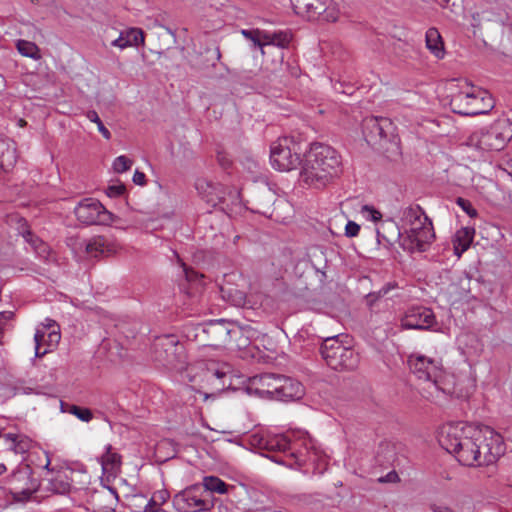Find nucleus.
I'll use <instances>...</instances> for the list:
<instances>
[{
	"label": "nucleus",
	"mask_w": 512,
	"mask_h": 512,
	"mask_svg": "<svg viewBox=\"0 0 512 512\" xmlns=\"http://www.w3.org/2000/svg\"><path fill=\"white\" fill-rule=\"evenodd\" d=\"M341 171V159L331 146L313 143L304 154L300 181L309 187L320 189L328 185Z\"/></svg>",
	"instance_id": "nucleus-1"
},
{
	"label": "nucleus",
	"mask_w": 512,
	"mask_h": 512,
	"mask_svg": "<svg viewBox=\"0 0 512 512\" xmlns=\"http://www.w3.org/2000/svg\"><path fill=\"white\" fill-rule=\"evenodd\" d=\"M481 427L465 422L445 424L440 431L439 444L447 452L454 454L456 459L466 466H476L480 450Z\"/></svg>",
	"instance_id": "nucleus-2"
},
{
	"label": "nucleus",
	"mask_w": 512,
	"mask_h": 512,
	"mask_svg": "<svg viewBox=\"0 0 512 512\" xmlns=\"http://www.w3.org/2000/svg\"><path fill=\"white\" fill-rule=\"evenodd\" d=\"M185 373L190 382H207L216 391H222L231 385V367L227 363L203 360L188 365Z\"/></svg>",
	"instance_id": "nucleus-3"
},
{
	"label": "nucleus",
	"mask_w": 512,
	"mask_h": 512,
	"mask_svg": "<svg viewBox=\"0 0 512 512\" xmlns=\"http://www.w3.org/2000/svg\"><path fill=\"white\" fill-rule=\"evenodd\" d=\"M340 338L341 335H336L323 340L320 348L322 358L334 370H354L359 364V355Z\"/></svg>",
	"instance_id": "nucleus-4"
},
{
	"label": "nucleus",
	"mask_w": 512,
	"mask_h": 512,
	"mask_svg": "<svg viewBox=\"0 0 512 512\" xmlns=\"http://www.w3.org/2000/svg\"><path fill=\"white\" fill-rule=\"evenodd\" d=\"M195 188L200 197L212 207L219 206L222 211L229 213L232 206L240 202V192L236 189L223 187L210 179L201 177L195 182Z\"/></svg>",
	"instance_id": "nucleus-5"
},
{
	"label": "nucleus",
	"mask_w": 512,
	"mask_h": 512,
	"mask_svg": "<svg viewBox=\"0 0 512 512\" xmlns=\"http://www.w3.org/2000/svg\"><path fill=\"white\" fill-rule=\"evenodd\" d=\"M408 366L418 379L426 381L427 387L423 388V392L427 395L424 396L430 400L438 398L442 392L438 385L441 377L440 363L424 355H411L408 358Z\"/></svg>",
	"instance_id": "nucleus-6"
},
{
	"label": "nucleus",
	"mask_w": 512,
	"mask_h": 512,
	"mask_svg": "<svg viewBox=\"0 0 512 512\" xmlns=\"http://www.w3.org/2000/svg\"><path fill=\"white\" fill-rule=\"evenodd\" d=\"M303 143L294 136H284L271 145L270 162L279 171H290L301 163Z\"/></svg>",
	"instance_id": "nucleus-7"
},
{
	"label": "nucleus",
	"mask_w": 512,
	"mask_h": 512,
	"mask_svg": "<svg viewBox=\"0 0 512 512\" xmlns=\"http://www.w3.org/2000/svg\"><path fill=\"white\" fill-rule=\"evenodd\" d=\"M287 455L290 460L287 458L277 460L289 468H293L296 465L304 466L311 464L314 467L313 472L317 474H323L327 469V456L323 451L314 447L311 440H308L306 437L300 439L298 448L294 447L293 452Z\"/></svg>",
	"instance_id": "nucleus-8"
},
{
	"label": "nucleus",
	"mask_w": 512,
	"mask_h": 512,
	"mask_svg": "<svg viewBox=\"0 0 512 512\" xmlns=\"http://www.w3.org/2000/svg\"><path fill=\"white\" fill-rule=\"evenodd\" d=\"M172 502L178 512H206L215 505L213 497L201 484L191 485L178 492Z\"/></svg>",
	"instance_id": "nucleus-9"
},
{
	"label": "nucleus",
	"mask_w": 512,
	"mask_h": 512,
	"mask_svg": "<svg viewBox=\"0 0 512 512\" xmlns=\"http://www.w3.org/2000/svg\"><path fill=\"white\" fill-rule=\"evenodd\" d=\"M154 359L161 365L181 370L184 364V347L174 335L156 338L153 345Z\"/></svg>",
	"instance_id": "nucleus-10"
},
{
	"label": "nucleus",
	"mask_w": 512,
	"mask_h": 512,
	"mask_svg": "<svg viewBox=\"0 0 512 512\" xmlns=\"http://www.w3.org/2000/svg\"><path fill=\"white\" fill-rule=\"evenodd\" d=\"M512 138V130L506 121H497L489 128L481 129L471 136V141L477 147L486 151H500L504 149Z\"/></svg>",
	"instance_id": "nucleus-11"
},
{
	"label": "nucleus",
	"mask_w": 512,
	"mask_h": 512,
	"mask_svg": "<svg viewBox=\"0 0 512 512\" xmlns=\"http://www.w3.org/2000/svg\"><path fill=\"white\" fill-rule=\"evenodd\" d=\"M235 332L231 322L224 319L211 320L195 327V338L204 345L218 347L226 344Z\"/></svg>",
	"instance_id": "nucleus-12"
},
{
	"label": "nucleus",
	"mask_w": 512,
	"mask_h": 512,
	"mask_svg": "<svg viewBox=\"0 0 512 512\" xmlns=\"http://www.w3.org/2000/svg\"><path fill=\"white\" fill-rule=\"evenodd\" d=\"M481 440H478L480 457L476 466L490 465L504 455L506 447L502 436L488 426L481 427Z\"/></svg>",
	"instance_id": "nucleus-13"
},
{
	"label": "nucleus",
	"mask_w": 512,
	"mask_h": 512,
	"mask_svg": "<svg viewBox=\"0 0 512 512\" xmlns=\"http://www.w3.org/2000/svg\"><path fill=\"white\" fill-rule=\"evenodd\" d=\"M297 13L308 20L335 22L339 17V8L333 0H297Z\"/></svg>",
	"instance_id": "nucleus-14"
},
{
	"label": "nucleus",
	"mask_w": 512,
	"mask_h": 512,
	"mask_svg": "<svg viewBox=\"0 0 512 512\" xmlns=\"http://www.w3.org/2000/svg\"><path fill=\"white\" fill-rule=\"evenodd\" d=\"M415 228H406L399 232L400 246L410 253L424 252L428 249L435 237L432 222H423Z\"/></svg>",
	"instance_id": "nucleus-15"
},
{
	"label": "nucleus",
	"mask_w": 512,
	"mask_h": 512,
	"mask_svg": "<svg viewBox=\"0 0 512 512\" xmlns=\"http://www.w3.org/2000/svg\"><path fill=\"white\" fill-rule=\"evenodd\" d=\"M74 214L85 225H109L114 221V215L93 198L80 201L74 208Z\"/></svg>",
	"instance_id": "nucleus-16"
},
{
	"label": "nucleus",
	"mask_w": 512,
	"mask_h": 512,
	"mask_svg": "<svg viewBox=\"0 0 512 512\" xmlns=\"http://www.w3.org/2000/svg\"><path fill=\"white\" fill-rule=\"evenodd\" d=\"M295 434H271L269 433V437L267 440L266 450L271 455H266L269 459L274 461L277 464L284 465V463L278 461L277 459L288 458L290 452H293L294 447L299 446V441L301 437L298 439L295 438Z\"/></svg>",
	"instance_id": "nucleus-17"
},
{
	"label": "nucleus",
	"mask_w": 512,
	"mask_h": 512,
	"mask_svg": "<svg viewBox=\"0 0 512 512\" xmlns=\"http://www.w3.org/2000/svg\"><path fill=\"white\" fill-rule=\"evenodd\" d=\"M392 122L385 117H367L363 120L362 131L368 144H381L392 134Z\"/></svg>",
	"instance_id": "nucleus-18"
},
{
	"label": "nucleus",
	"mask_w": 512,
	"mask_h": 512,
	"mask_svg": "<svg viewBox=\"0 0 512 512\" xmlns=\"http://www.w3.org/2000/svg\"><path fill=\"white\" fill-rule=\"evenodd\" d=\"M280 376L272 373L256 375L250 379L247 391L261 398L275 400Z\"/></svg>",
	"instance_id": "nucleus-19"
},
{
	"label": "nucleus",
	"mask_w": 512,
	"mask_h": 512,
	"mask_svg": "<svg viewBox=\"0 0 512 512\" xmlns=\"http://www.w3.org/2000/svg\"><path fill=\"white\" fill-rule=\"evenodd\" d=\"M435 323V315L426 307H412L401 318L402 329L428 330Z\"/></svg>",
	"instance_id": "nucleus-20"
},
{
	"label": "nucleus",
	"mask_w": 512,
	"mask_h": 512,
	"mask_svg": "<svg viewBox=\"0 0 512 512\" xmlns=\"http://www.w3.org/2000/svg\"><path fill=\"white\" fill-rule=\"evenodd\" d=\"M304 394L302 384L290 377L280 376L276 399L278 401H294L300 399Z\"/></svg>",
	"instance_id": "nucleus-21"
},
{
	"label": "nucleus",
	"mask_w": 512,
	"mask_h": 512,
	"mask_svg": "<svg viewBox=\"0 0 512 512\" xmlns=\"http://www.w3.org/2000/svg\"><path fill=\"white\" fill-rule=\"evenodd\" d=\"M220 58L221 52L219 47L207 45L196 54L190 64L196 70H206L210 67H215Z\"/></svg>",
	"instance_id": "nucleus-22"
},
{
	"label": "nucleus",
	"mask_w": 512,
	"mask_h": 512,
	"mask_svg": "<svg viewBox=\"0 0 512 512\" xmlns=\"http://www.w3.org/2000/svg\"><path fill=\"white\" fill-rule=\"evenodd\" d=\"M85 251L91 257L110 255L116 252L115 243L105 236L97 235L85 243Z\"/></svg>",
	"instance_id": "nucleus-23"
},
{
	"label": "nucleus",
	"mask_w": 512,
	"mask_h": 512,
	"mask_svg": "<svg viewBox=\"0 0 512 512\" xmlns=\"http://www.w3.org/2000/svg\"><path fill=\"white\" fill-rule=\"evenodd\" d=\"M141 44H144V33L139 28H129L125 31H122L118 38L111 42L112 46L118 47L120 49L139 46Z\"/></svg>",
	"instance_id": "nucleus-24"
},
{
	"label": "nucleus",
	"mask_w": 512,
	"mask_h": 512,
	"mask_svg": "<svg viewBox=\"0 0 512 512\" xmlns=\"http://www.w3.org/2000/svg\"><path fill=\"white\" fill-rule=\"evenodd\" d=\"M3 439L8 449L16 454L27 453L33 445L32 440L23 434L7 433L3 435Z\"/></svg>",
	"instance_id": "nucleus-25"
},
{
	"label": "nucleus",
	"mask_w": 512,
	"mask_h": 512,
	"mask_svg": "<svg viewBox=\"0 0 512 512\" xmlns=\"http://www.w3.org/2000/svg\"><path fill=\"white\" fill-rule=\"evenodd\" d=\"M475 235L473 227H463L459 229L453 238L454 253L457 257L461 255L470 247Z\"/></svg>",
	"instance_id": "nucleus-26"
},
{
	"label": "nucleus",
	"mask_w": 512,
	"mask_h": 512,
	"mask_svg": "<svg viewBox=\"0 0 512 512\" xmlns=\"http://www.w3.org/2000/svg\"><path fill=\"white\" fill-rule=\"evenodd\" d=\"M16 162V148L8 139H0V170L7 171Z\"/></svg>",
	"instance_id": "nucleus-27"
},
{
	"label": "nucleus",
	"mask_w": 512,
	"mask_h": 512,
	"mask_svg": "<svg viewBox=\"0 0 512 512\" xmlns=\"http://www.w3.org/2000/svg\"><path fill=\"white\" fill-rule=\"evenodd\" d=\"M427 49L438 59L445 55L444 44L439 31L436 28H429L425 35Z\"/></svg>",
	"instance_id": "nucleus-28"
},
{
	"label": "nucleus",
	"mask_w": 512,
	"mask_h": 512,
	"mask_svg": "<svg viewBox=\"0 0 512 512\" xmlns=\"http://www.w3.org/2000/svg\"><path fill=\"white\" fill-rule=\"evenodd\" d=\"M403 221L408 228H415L424 224L423 222H431L422 208L418 205L410 206L404 210Z\"/></svg>",
	"instance_id": "nucleus-29"
},
{
	"label": "nucleus",
	"mask_w": 512,
	"mask_h": 512,
	"mask_svg": "<svg viewBox=\"0 0 512 512\" xmlns=\"http://www.w3.org/2000/svg\"><path fill=\"white\" fill-rule=\"evenodd\" d=\"M221 297L234 306L242 307L246 304V293L230 284L220 287Z\"/></svg>",
	"instance_id": "nucleus-30"
},
{
	"label": "nucleus",
	"mask_w": 512,
	"mask_h": 512,
	"mask_svg": "<svg viewBox=\"0 0 512 512\" xmlns=\"http://www.w3.org/2000/svg\"><path fill=\"white\" fill-rule=\"evenodd\" d=\"M106 452L100 458L102 469L106 473H114L120 466L121 456L112 451V446H106Z\"/></svg>",
	"instance_id": "nucleus-31"
},
{
	"label": "nucleus",
	"mask_w": 512,
	"mask_h": 512,
	"mask_svg": "<svg viewBox=\"0 0 512 512\" xmlns=\"http://www.w3.org/2000/svg\"><path fill=\"white\" fill-rule=\"evenodd\" d=\"M201 486L208 491L211 496L212 493L225 494L228 492V485L216 476L204 477Z\"/></svg>",
	"instance_id": "nucleus-32"
},
{
	"label": "nucleus",
	"mask_w": 512,
	"mask_h": 512,
	"mask_svg": "<svg viewBox=\"0 0 512 512\" xmlns=\"http://www.w3.org/2000/svg\"><path fill=\"white\" fill-rule=\"evenodd\" d=\"M168 498L169 492L167 490H159L155 492L145 505L144 512L159 511L160 507L167 501Z\"/></svg>",
	"instance_id": "nucleus-33"
},
{
	"label": "nucleus",
	"mask_w": 512,
	"mask_h": 512,
	"mask_svg": "<svg viewBox=\"0 0 512 512\" xmlns=\"http://www.w3.org/2000/svg\"><path fill=\"white\" fill-rule=\"evenodd\" d=\"M16 47L18 52L25 57H29L35 60L40 58L39 48L33 42L26 40H18Z\"/></svg>",
	"instance_id": "nucleus-34"
},
{
	"label": "nucleus",
	"mask_w": 512,
	"mask_h": 512,
	"mask_svg": "<svg viewBox=\"0 0 512 512\" xmlns=\"http://www.w3.org/2000/svg\"><path fill=\"white\" fill-rule=\"evenodd\" d=\"M269 437L268 432H253L248 437V442L251 446L258 448L260 450H266L267 440Z\"/></svg>",
	"instance_id": "nucleus-35"
},
{
	"label": "nucleus",
	"mask_w": 512,
	"mask_h": 512,
	"mask_svg": "<svg viewBox=\"0 0 512 512\" xmlns=\"http://www.w3.org/2000/svg\"><path fill=\"white\" fill-rule=\"evenodd\" d=\"M70 488V483L62 475H58L50 481V490L57 494H66L70 491Z\"/></svg>",
	"instance_id": "nucleus-36"
},
{
	"label": "nucleus",
	"mask_w": 512,
	"mask_h": 512,
	"mask_svg": "<svg viewBox=\"0 0 512 512\" xmlns=\"http://www.w3.org/2000/svg\"><path fill=\"white\" fill-rule=\"evenodd\" d=\"M271 38V45L283 49L289 45L291 41V34L287 31H275L271 32Z\"/></svg>",
	"instance_id": "nucleus-37"
},
{
	"label": "nucleus",
	"mask_w": 512,
	"mask_h": 512,
	"mask_svg": "<svg viewBox=\"0 0 512 512\" xmlns=\"http://www.w3.org/2000/svg\"><path fill=\"white\" fill-rule=\"evenodd\" d=\"M68 412L83 422H90L93 419V413L89 408L71 405Z\"/></svg>",
	"instance_id": "nucleus-38"
},
{
	"label": "nucleus",
	"mask_w": 512,
	"mask_h": 512,
	"mask_svg": "<svg viewBox=\"0 0 512 512\" xmlns=\"http://www.w3.org/2000/svg\"><path fill=\"white\" fill-rule=\"evenodd\" d=\"M86 117L93 123L97 124L98 131L102 134V136L109 140L111 139V133L110 131L104 126L103 122L101 121L98 113L95 110H89L86 113Z\"/></svg>",
	"instance_id": "nucleus-39"
},
{
	"label": "nucleus",
	"mask_w": 512,
	"mask_h": 512,
	"mask_svg": "<svg viewBox=\"0 0 512 512\" xmlns=\"http://www.w3.org/2000/svg\"><path fill=\"white\" fill-rule=\"evenodd\" d=\"M132 160L124 155L118 156L113 162V168L117 173H123L129 170L132 166Z\"/></svg>",
	"instance_id": "nucleus-40"
},
{
	"label": "nucleus",
	"mask_w": 512,
	"mask_h": 512,
	"mask_svg": "<svg viewBox=\"0 0 512 512\" xmlns=\"http://www.w3.org/2000/svg\"><path fill=\"white\" fill-rule=\"evenodd\" d=\"M361 214L367 219L373 222H378L382 218V214L375 207L370 205H364L361 208Z\"/></svg>",
	"instance_id": "nucleus-41"
},
{
	"label": "nucleus",
	"mask_w": 512,
	"mask_h": 512,
	"mask_svg": "<svg viewBox=\"0 0 512 512\" xmlns=\"http://www.w3.org/2000/svg\"><path fill=\"white\" fill-rule=\"evenodd\" d=\"M14 313L11 311L0 312V345L3 344L2 339L6 330L9 329V322L12 320Z\"/></svg>",
	"instance_id": "nucleus-42"
},
{
	"label": "nucleus",
	"mask_w": 512,
	"mask_h": 512,
	"mask_svg": "<svg viewBox=\"0 0 512 512\" xmlns=\"http://www.w3.org/2000/svg\"><path fill=\"white\" fill-rule=\"evenodd\" d=\"M492 20H493V18L491 17V13H489L488 11H486V10L476 11L472 14L471 25L474 28H478L481 26L483 21H492Z\"/></svg>",
	"instance_id": "nucleus-43"
},
{
	"label": "nucleus",
	"mask_w": 512,
	"mask_h": 512,
	"mask_svg": "<svg viewBox=\"0 0 512 512\" xmlns=\"http://www.w3.org/2000/svg\"><path fill=\"white\" fill-rule=\"evenodd\" d=\"M258 47L261 49L262 54H265L264 47L271 45V32L258 29Z\"/></svg>",
	"instance_id": "nucleus-44"
},
{
	"label": "nucleus",
	"mask_w": 512,
	"mask_h": 512,
	"mask_svg": "<svg viewBox=\"0 0 512 512\" xmlns=\"http://www.w3.org/2000/svg\"><path fill=\"white\" fill-rule=\"evenodd\" d=\"M45 337H46V331L36 330L35 335H34L35 356L36 357H42L43 355H45L48 352V350H44L43 352H40V346L42 344V341L45 340Z\"/></svg>",
	"instance_id": "nucleus-45"
},
{
	"label": "nucleus",
	"mask_w": 512,
	"mask_h": 512,
	"mask_svg": "<svg viewBox=\"0 0 512 512\" xmlns=\"http://www.w3.org/2000/svg\"><path fill=\"white\" fill-rule=\"evenodd\" d=\"M456 203L459 207H461L463 209V211H465L470 217H476L477 216V211L476 209L472 206L471 202L467 199H464L462 197H458L456 199Z\"/></svg>",
	"instance_id": "nucleus-46"
},
{
	"label": "nucleus",
	"mask_w": 512,
	"mask_h": 512,
	"mask_svg": "<svg viewBox=\"0 0 512 512\" xmlns=\"http://www.w3.org/2000/svg\"><path fill=\"white\" fill-rule=\"evenodd\" d=\"M61 339L60 330L46 331L45 340L42 343H46L48 347H55Z\"/></svg>",
	"instance_id": "nucleus-47"
},
{
	"label": "nucleus",
	"mask_w": 512,
	"mask_h": 512,
	"mask_svg": "<svg viewBox=\"0 0 512 512\" xmlns=\"http://www.w3.org/2000/svg\"><path fill=\"white\" fill-rule=\"evenodd\" d=\"M125 192V186L123 184L110 185L106 189V194L109 197H118L123 195Z\"/></svg>",
	"instance_id": "nucleus-48"
},
{
	"label": "nucleus",
	"mask_w": 512,
	"mask_h": 512,
	"mask_svg": "<svg viewBox=\"0 0 512 512\" xmlns=\"http://www.w3.org/2000/svg\"><path fill=\"white\" fill-rule=\"evenodd\" d=\"M360 225L354 221H348L345 227V235L347 237H356L359 234Z\"/></svg>",
	"instance_id": "nucleus-49"
},
{
	"label": "nucleus",
	"mask_w": 512,
	"mask_h": 512,
	"mask_svg": "<svg viewBox=\"0 0 512 512\" xmlns=\"http://www.w3.org/2000/svg\"><path fill=\"white\" fill-rule=\"evenodd\" d=\"M36 330H43V331H53V330H59V325L56 323V321L46 318L45 321L41 324L40 327H38Z\"/></svg>",
	"instance_id": "nucleus-50"
},
{
	"label": "nucleus",
	"mask_w": 512,
	"mask_h": 512,
	"mask_svg": "<svg viewBox=\"0 0 512 512\" xmlns=\"http://www.w3.org/2000/svg\"><path fill=\"white\" fill-rule=\"evenodd\" d=\"M476 100L477 96L470 92H461L458 95H455L452 99L453 103H461L463 100Z\"/></svg>",
	"instance_id": "nucleus-51"
},
{
	"label": "nucleus",
	"mask_w": 512,
	"mask_h": 512,
	"mask_svg": "<svg viewBox=\"0 0 512 512\" xmlns=\"http://www.w3.org/2000/svg\"><path fill=\"white\" fill-rule=\"evenodd\" d=\"M242 34L246 39L251 40L254 43V45L258 47V41H257V38L259 35L258 29L242 30Z\"/></svg>",
	"instance_id": "nucleus-52"
},
{
	"label": "nucleus",
	"mask_w": 512,
	"mask_h": 512,
	"mask_svg": "<svg viewBox=\"0 0 512 512\" xmlns=\"http://www.w3.org/2000/svg\"><path fill=\"white\" fill-rule=\"evenodd\" d=\"M430 510L432 512H454L451 507L444 504H431Z\"/></svg>",
	"instance_id": "nucleus-53"
},
{
	"label": "nucleus",
	"mask_w": 512,
	"mask_h": 512,
	"mask_svg": "<svg viewBox=\"0 0 512 512\" xmlns=\"http://www.w3.org/2000/svg\"><path fill=\"white\" fill-rule=\"evenodd\" d=\"M244 166L245 168H247L249 171L251 172H257V169L259 167V164L258 162L255 160V159H252V158H249L247 157L246 158V161L244 163Z\"/></svg>",
	"instance_id": "nucleus-54"
},
{
	"label": "nucleus",
	"mask_w": 512,
	"mask_h": 512,
	"mask_svg": "<svg viewBox=\"0 0 512 512\" xmlns=\"http://www.w3.org/2000/svg\"><path fill=\"white\" fill-rule=\"evenodd\" d=\"M133 182L137 185H144L146 183L145 174L139 170H136L133 175Z\"/></svg>",
	"instance_id": "nucleus-55"
},
{
	"label": "nucleus",
	"mask_w": 512,
	"mask_h": 512,
	"mask_svg": "<svg viewBox=\"0 0 512 512\" xmlns=\"http://www.w3.org/2000/svg\"><path fill=\"white\" fill-rule=\"evenodd\" d=\"M32 494V491L30 489L22 490L20 492H15V498L17 500H24L28 499Z\"/></svg>",
	"instance_id": "nucleus-56"
},
{
	"label": "nucleus",
	"mask_w": 512,
	"mask_h": 512,
	"mask_svg": "<svg viewBox=\"0 0 512 512\" xmlns=\"http://www.w3.org/2000/svg\"><path fill=\"white\" fill-rule=\"evenodd\" d=\"M25 475H26V473L21 472V471H17V472H14V473L11 475V479H12V480H14V479L20 480V478L25 477Z\"/></svg>",
	"instance_id": "nucleus-57"
},
{
	"label": "nucleus",
	"mask_w": 512,
	"mask_h": 512,
	"mask_svg": "<svg viewBox=\"0 0 512 512\" xmlns=\"http://www.w3.org/2000/svg\"><path fill=\"white\" fill-rule=\"evenodd\" d=\"M6 87V80L5 78L0 74V94L3 92V90Z\"/></svg>",
	"instance_id": "nucleus-58"
},
{
	"label": "nucleus",
	"mask_w": 512,
	"mask_h": 512,
	"mask_svg": "<svg viewBox=\"0 0 512 512\" xmlns=\"http://www.w3.org/2000/svg\"><path fill=\"white\" fill-rule=\"evenodd\" d=\"M449 1L450 0H441L439 1V4L444 8H449Z\"/></svg>",
	"instance_id": "nucleus-59"
},
{
	"label": "nucleus",
	"mask_w": 512,
	"mask_h": 512,
	"mask_svg": "<svg viewBox=\"0 0 512 512\" xmlns=\"http://www.w3.org/2000/svg\"><path fill=\"white\" fill-rule=\"evenodd\" d=\"M481 113H484L483 110H473V111H467V112H464V114H473V115H476V114H481Z\"/></svg>",
	"instance_id": "nucleus-60"
},
{
	"label": "nucleus",
	"mask_w": 512,
	"mask_h": 512,
	"mask_svg": "<svg viewBox=\"0 0 512 512\" xmlns=\"http://www.w3.org/2000/svg\"><path fill=\"white\" fill-rule=\"evenodd\" d=\"M6 466L2 463H0V475H2L6 471Z\"/></svg>",
	"instance_id": "nucleus-61"
},
{
	"label": "nucleus",
	"mask_w": 512,
	"mask_h": 512,
	"mask_svg": "<svg viewBox=\"0 0 512 512\" xmlns=\"http://www.w3.org/2000/svg\"><path fill=\"white\" fill-rule=\"evenodd\" d=\"M182 266L184 267V271H185L186 277H187L188 279H191V276H190V274H189V272H188L187 268L185 267V264H184V263H182Z\"/></svg>",
	"instance_id": "nucleus-62"
},
{
	"label": "nucleus",
	"mask_w": 512,
	"mask_h": 512,
	"mask_svg": "<svg viewBox=\"0 0 512 512\" xmlns=\"http://www.w3.org/2000/svg\"><path fill=\"white\" fill-rule=\"evenodd\" d=\"M450 10H451V12H453V13H456V12H457V11H456V9H455V4H454V3L452 4V7L450 8Z\"/></svg>",
	"instance_id": "nucleus-63"
},
{
	"label": "nucleus",
	"mask_w": 512,
	"mask_h": 512,
	"mask_svg": "<svg viewBox=\"0 0 512 512\" xmlns=\"http://www.w3.org/2000/svg\"><path fill=\"white\" fill-rule=\"evenodd\" d=\"M49 465H50V460L48 459V460H47V463H46V465H45V468L49 469Z\"/></svg>",
	"instance_id": "nucleus-64"
}]
</instances>
